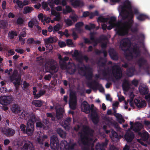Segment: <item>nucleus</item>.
<instances>
[{"label": "nucleus", "mask_w": 150, "mask_h": 150, "mask_svg": "<svg viewBox=\"0 0 150 150\" xmlns=\"http://www.w3.org/2000/svg\"><path fill=\"white\" fill-rule=\"evenodd\" d=\"M118 10L120 12L119 18H121L123 19L127 18L129 19L128 22L124 23L125 24V29L127 30V33L130 29L132 32L134 31L132 27L133 22L132 18L134 16L133 12L137 15V18L139 21H143L148 18V17L146 15L139 13L137 8L132 7L130 2L128 0L126 1L125 5L124 6H120Z\"/></svg>", "instance_id": "obj_1"}, {"label": "nucleus", "mask_w": 150, "mask_h": 150, "mask_svg": "<svg viewBox=\"0 0 150 150\" xmlns=\"http://www.w3.org/2000/svg\"><path fill=\"white\" fill-rule=\"evenodd\" d=\"M98 22L108 21V23H107V25L104 23L102 25V28L103 30H105L107 27L108 29L110 30L114 27H115L116 30L119 35H124L127 34V30H125V24L124 23H116V18L115 17H112L109 18L100 16L98 18Z\"/></svg>", "instance_id": "obj_2"}, {"label": "nucleus", "mask_w": 150, "mask_h": 150, "mask_svg": "<svg viewBox=\"0 0 150 150\" xmlns=\"http://www.w3.org/2000/svg\"><path fill=\"white\" fill-rule=\"evenodd\" d=\"M19 117L22 119H29L27 124L25 133L28 135H32L34 130V122L36 121L35 115L33 114H29L23 111H22L21 114H19Z\"/></svg>", "instance_id": "obj_3"}, {"label": "nucleus", "mask_w": 150, "mask_h": 150, "mask_svg": "<svg viewBox=\"0 0 150 150\" xmlns=\"http://www.w3.org/2000/svg\"><path fill=\"white\" fill-rule=\"evenodd\" d=\"M120 46L123 50L126 49L127 48L129 50H131L133 53L136 54L138 52V48L134 47L131 50L130 47L131 45L130 44V41L128 38H125L122 40L121 42Z\"/></svg>", "instance_id": "obj_4"}, {"label": "nucleus", "mask_w": 150, "mask_h": 150, "mask_svg": "<svg viewBox=\"0 0 150 150\" xmlns=\"http://www.w3.org/2000/svg\"><path fill=\"white\" fill-rule=\"evenodd\" d=\"M45 69L46 72H50L51 70L53 72H57L58 69V66L56 62L54 61H49L45 64Z\"/></svg>", "instance_id": "obj_5"}, {"label": "nucleus", "mask_w": 150, "mask_h": 150, "mask_svg": "<svg viewBox=\"0 0 150 150\" xmlns=\"http://www.w3.org/2000/svg\"><path fill=\"white\" fill-rule=\"evenodd\" d=\"M129 104L130 106L134 108V105H136L137 107L139 108H141L143 106H144L146 105L145 102L144 100H140L136 99L134 101L130 100L129 102Z\"/></svg>", "instance_id": "obj_6"}, {"label": "nucleus", "mask_w": 150, "mask_h": 150, "mask_svg": "<svg viewBox=\"0 0 150 150\" xmlns=\"http://www.w3.org/2000/svg\"><path fill=\"white\" fill-rule=\"evenodd\" d=\"M77 105L76 97L75 94L71 93L70 95L69 106L70 108L73 110L75 109Z\"/></svg>", "instance_id": "obj_7"}, {"label": "nucleus", "mask_w": 150, "mask_h": 150, "mask_svg": "<svg viewBox=\"0 0 150 150\" xmlns=\"http://www.w3.org/2000/svg\"><path fill=\"white\" fill-rule=\"evenodd\" d=\"M58 140L55 136H53L51 137L50 139V146L52 150H58Z\"/></svg>", "instance_id": "obj_8"}, {"label": "nucleus", "mask_w": 150, "mask_h": 150, "mask_svg": "<svg viewBox=\"0 0 150 150\" xmlns=\"http://www.w3.org/2000/svg\"><path fill=\"white\" fill-rule=\"evenodd\" d=\"M17 70H14L13 75L10 77V80L11 81H13L14 80V79H15V81L13 82V83L16 85H20L21 82V78L19 76L17 75Z\"/></svg>", "instance_id": "obj_9"}, {"label": "nucleus", "mask_w": 150, "mask_h": 150, "mask_svg": "<svg viewBox=\"0 0 150 150\" xmlns=\"http://www.w3.org/2000/svg\"><path fill=\"white\" fill-rule=\"evenodd\" d=\"M130 124L131 125L130 128L136 132L140 130L143 127L142 124L137 122H136L133 124L132 122H130Z\"/></svg>", "instance_id": "obj_10"}, {"label": "nucleus", "mask_w": 150, "mask_h": 150, "mask_svg": "<svg viewBox=\"0 0 150 150\" xmlns=\"http://www.w3.org/2000/svg\"><path fill=\"white\" fill-rule=\"evenodd\" d=\"M11 98L9 96H3L0 97V103L3 105H7L9 104Z\"/></svg>", "instance_id": "obj_11"}, {"label": "nucleus", "mask_w": 150, "mask_h": 150, "mask_svg": "<svg viewBox=\"0 0 150 150\" xmlns=\"http://www.w3.org/2000/svg\"><path fill=\"white\" fill-rule=\"evenodd\" d=\"M112 72L117 79L120 78L122 76L120 68L118 66L115 65L113 67Z\"/></svg>", "instance_id": "obj_12"}, {"label": "nucleus", "mask_w": 150, "mask_h": 150, "mask_svg": "<svg viewBox=\"0 0 150 150\" xmlns=\"http://www.w3.org/2000/svg\"><path fill=\"white\" fill-rule=\"evenodd\" d=\"M60 150H71L72 147H69L67 142L65 140L61 141L60 144Z\"/></svg>", "instance_id": "obj_13"}, {"label": "nucleus", "mask_w": 150, "mask_h": 150, "mask_svg": "<svg viewBox=\"0 0 150 150\" xmlns=\"http://www.w3.org/2000/svg\"><path fill=\"white\" fill-rule=\"evenodd\" d=\"M50 6L52 8L51 10V13L52 15L55 16H56L54 18V21H60L62 17L61 15V13L57 12L52 8V7L50 5Z\"/></svg>", "instance_id": "obj_14"}, {"label": "nucleus", "mask_w": 150, "mask_h": 150, "mask_svg": "<svg viewBox=\"0 0 150 150\" xmlns=\"http://www.w3.org/2000/svg\"><path fill=\"white\" fill-rule=\"evenodd\" d=\"M36 125L37 127H43L45 129H48L49 127V124L48 122H46L45 124H42L41 121H38L36 122Z\"/></svg>", "instance_id": "obj_15"}, {"label": "nucleus", "mask_w": 150, "mask_h": 150, "mask_svg": "<svg viewBox=\"0 0 150 150\" xmlns=\"http://www.w3.org/2000/svg\"><path fill=\"white\" fill-rule=\"evenodd\" d=\"M21 145L23 146L21 150H26L29 148V146H32V144L28 141H23L21 143Z\"/></svg>", "instance_id": "obj_16"}, {"label": "nucleus", "mask_w": 150, "mask_h": 150, "mask_svg": "<svg viewBox=\"0 0 150 150\" xmlns=\"http://www.w3.org/2000/svg\"><path fill=\"white\" fill-rule=\"evenodd\" d=\"M2 132L4 134L8 136H12L15 133L14 130L12 129L4 128L2 129Z\"/></svg>", "instance_id": "obj_17"}, {"label": "nucleus", "mask_w": 150, "mask_h": 150, "mask_svg": "<svg viewBox=\"0 0 150 150\" xmlns=\"http://www.w3.org/2000/svg\"><path fill=\"white\" fill-rule=\"evenodd\" d=\"M81 110L86 113L90 112V107L86 102H84L81 105Z\"/></svg>", "instance_id": "obj_18"}, {"label": "nucleus", "mask_w": 150, "mask_h": 150, "mask_svg": "<svg viewBox=\"0 0 150 150\" xmlns=\"http://www.w3.org/2000/svg\"><path fill=\"white\" fill-rule=\"evenodd\" d=\"M134 137L132 133L128 131L125 134V138L126 140L129 142H130L132 140Z\"/></svg>", "instance_id": "obj_19"}, {"label": "nucleus", "mask_w": 150, "mask_h": 150, "mask_svg": "<svg viewBox=\"0 0 150 150\" xmlns=\"http://www.w3.org/2000/svg\"><path fill=\"white\" fill-rule=\"evenodd\" d=\"M40 135L39 133H38L37 135L35 137V138L37 139L38 142L40 144H43L42 142L47 139V136L46 135H44L40 139Z\"/></svg>", "instance_id": "obj_20"}, {"label": "nucleus", "mask_w": 150, "mask_h": 150, "mask_svg": "<svg viewBox=\"0 0 150 150\" xmlns=\"http://www.w3.org/2000/svg\"><path fill=\"white\" fill-rule=\"evenodd\" d=\"M109 132L110 133V136L112 141H115L118 140V135L115 132L112 130Z\"/></svg>", "instance_id": "obj_21"}, {"label": "nucleus", "mask_w": 150, "mask_h": 150, "mask_svg": "<svg viewBox=\"0 0 150 150\" xmlns=\"http://www.w3.org/2000/svg\"><path fill=\"white\" fill-rule=\"evenodd\" d=\"M139 90L142 94H145L148 92V88L145 85L144 86H140L139 88Z\"/></svg>", "instance_id": "obj_22"}, {"label": "nucleus", "mask_w": 150, "mask_h": 150, "mask_svg": "<svg viewBox=\"0 0 150 150\" xmlns=\"http://www.w3.org/2000/svg\"><path fill=\"white\" fill-rule=\"evenodd\" d=\"M80 128L82 129L83 132L85 135L89 134L90 132V129L88 127L86 126H78V129Z\"/></svg>", "instance_id": "obj_23"}, {"label": "nucleus", "mask_w": 150, "mask_h": 150, "mask_svg": "<svg viewBox=\"0 0 150 150\" xmlns=\"http://www.w3.org/2000/svg\"><path fill=\"white\" fill-rule=\"evenodd\" d=\"M64 112V110L62 108H60L56 110V116L57 118L60 119L62 117L63 114Z\"/></svg>", "instance_id": "obj_24"}, {"label": "nucleus", "mask_w": 150, "mask_h": 150, "mask_svg": "<svg viewBox=\"0 0 150 150\" xmlns=\"http://www.w3.org/2000/svg\"><path fill=\"white\" fill-rule=\"evenodd\" d=\"M13 112L16 114H19L21 112V108L16 105H14L11 108Z\"/></svg>", "instance_id": "obj_25"}, {"label": "nucleus", "mask_w": 150, "mask_h": 150, "mask_svg": "<svg viewBox=\"0 0 150 150\" xmlns=\"http://www.w3.org/2000/svg\"><path fill=\"white\" fill-rule=\"evenodd\" d=\"M91 117L92 121L95 124H96L98 121V117L96 112L92 113L91 114Z\"/></svg>", "instance_id": "obj_26"}, {"label": "nucleus", "mask_w": 150, "mask_h": 150, "mask_svg": "<svg viewBox=\"0 0 150 150\" xmlns=\"http://www.w3.org/2000/svg\"><path fill=\"white\" fill-rule=\"evenodd\" d=\"M81 141L84 144H88L91 143L92 142L91 139L89 138L86 136L82 138Z\"/></svg>", "instance_id": "obj_27"}, {"label": "nucleus", "mask_w": 150, "mask_h": 150, "mask_svg": "<svg viewBox=\"0 0 150 150\" xmlns=\"http://www.w3.org/2000/svg\"><path fill=\"white\" fill-rule=\"evenodd\" d=\"M57 40V39L55 37H51L44 39V41L47 43H52L56 42Z\"/></svg>", "instance_id": "obj_28"}, {"label": "nucleus", "mask_w": 150, "mask_h": 150, "mask_svg": "<svg viewBox=\"0 0 150 150\" xmlns=\"http://www.w3.org/2000/svg\"><path fill=\"white\" fill-rule=\"evenodd\" d=\"M123 89L125 92L129 90L130 88V85L128 81H126L122 85Z\"/></svg>", "instance_id": "obj_29"}, {"label": "nucleus", "mask_w": 150, "mask_h": 150, "mask_svg": "<svg viewBox=\"0 0 150 150\" xmlns=\"http://www.w3.org/2000/svg\"><path fill=\"white\" fill-rule=\"evenodd\" d=\"M33 10L32 7L29 6H26L24 8L23 13L26 14L31 13Z\"/></svg>", "instance_id": "obj_30"}, {"label": "nucleus", "mask_w": 150, "mask_h": 150, "mask_svg": "<svg viewBox=\"0 0 150 150\" xmlns=\"http://www.w3.org/2000/svg\"><path fill=\"white\" fill-rule=\"evenodd\" d=\"M115 115L119 122L122 123L124 122V120L122 118L121 115L120 114L118 113H115Z\"/></svg>", "instance_id": "obj_31"}, {"label": "nucleus", "mask_w": 150, "mask_h": 150, "mask_svg": "<svg viewBox=\"0 0 150 150\" xmlns=\"http://www.w3.org/2000/svg\"><path fill=\"white\" fill-rule=\"evenodd\" d=\"M139 135L141 136L142 138L144 140H146L148 139L149 137L148 133L146 131L144 132L142 134Z\"/></svg>", "instance_id": "obj_32"}, {"label": "nucleus", "mask_w": 150, "mask_h": 150, "mask_svg": "<svg viewBox=\"0 0 150 150\" xmlns=\"http://www.w3.org/2000/svg\"><path fill=\"white\" fill-rule=\"evenodd\" d=\"M57 132L61 137L63 138H64L66 136L65 133L61 129H58L57 130Z\"/></svg>", "instance_id": "obj_33"}, {"label": "nucleus", "mask_w": 150, "mask_h": 150, "mask_svg": "<svg viewBox=\"0 0 150 150\" xmlns=\"http://www.w3.org/2000/svg\"><path fill=\"white\" fill-rule=\"evenodd\" d=\"M32 104L36 107H40L42 104V103L40 100H34L32 102Z\"/></svg>", "instance_id": "obj_34"}, {"label": "nucleus", "mask_w": 150, "mask_h": 150, "mask_svg": "<svg viewBox=\"0 0 150 150\" xmlns=\"http://www.w3.org/2000/svg\"><path fill=\"white\" fill-rule=\"evenodd\" d=\"M36 22V19L33 18L28 23V27L30 28H32L34 24Z\"/></svg>", "instance_id": "obj_35"}, {"label": "nucleus", "mask_w": 150, "mask_h": 150, "mask_svg": "<svg viewBox=\"0 0 150 150\" xmlns=\"http://www.w3.org/2000/svg\"><path fill=\"white\" fill-rule=\"evenodd\" d=\"M71 119L70 118H68L66 120H65L62 123V125L63 126H64V127L66 128V127H67L69 125V123L71 122Z\"/></svg>", "instance_id": "obj_36"}, {"label": "nucleus", "mask_w": 150, "mask_h": 150, "mask_svg": "<svg viewBox=\"0 0 150 150\" xmlns=\"http://www.w3.org/2000/svg\"><path fill=\"white\" fill-rule=\"evenodd\" d=\"M13 2L14 3L17 4L19 8H22L24 6L23 3L22 1H19V0H13Z\"/></svg>", "instance_id": "obj_37"}, {"label": "nucleus", "mask_w": 150, "mask_h": 150, "mask_svg": "<svg viewBox=\"0 0 150 150\" xmlns=\"http://www.w3.org/2000/svg\"><path fill=\"white\" fill-rule=\"evenodd\" d=\"M45 93L44 90L40 91L37 95L35 96V98L38 99L40 98L41 96L44 95Z\"/></svg>", "instance_id": "obj_38"}, {"label": "nucleus", "mask_w": 150, "mask_h": 150, "mask_svg": "<svg viewBox=\"0 0 150 150\" xmlns=\"http://www.w3.org/2000/svg\"><path fill=\"white\" fill-rule=\"evenodd\" d=\"M70 18L71 19L74 23L76 21L78 18V17L75 14L70 16Z\"/></svg>", "instance_id": "obj_39"}, {"label": "nucleus", "mask_w": 150, "mask_h": 150, "mask_svg": "<svg viewBox=\"0 0 150 150\" xmlns=\"http://www.w3.org/2000/svg\"><path fill=\"white\" fill-rule=\"evenodd\" d=\"M17 35V34L15 32L11 31L9 32L8 36L11 39H13L15 36Z\"/></svg>", "instance_id": "obj_40"}, {"label": "nucleus", "mask_w": 150, "mask_h": 150, "mask_svg": "<svg viewBox=\"0 0 150 150\" xmlns=\"http://www.w3.org/2000/svg\"><path fill=\"white\" fill-rule=\"evenodd\" d=\"M66 42L67 45L69 47H74L75 45L72 42L71 40L68 39L67 40Z\"/></svg>", "instance_id": "obj_41"}, {"label": "nucleus", "mask_w": 150, "mask_h": 150, "mask_svg": "<svg viewBox=\"0 0 150 150\" xmlns=\"http://www.w3.org/2000/svg\"><path fill=\"white\" fill-rule=\"evenodd\" d=\"M45 16L42 13H40L38 15V18H39L40 20H41V22L43 23V24L44 25H45V23L44 22V21L43 20V19Z\"/></svg>", "instance_id": "obj_42"}, {"label": "nucleus", "mask_w": 150, "mask_h": 150, "mask_svg": "<svg viewBox=\"0 0 150 150\" xmlns=\"http://www.w3.org/2000/svg\"><path fill=\"white\" fill-rule=\"evenodd\" d=\"M95 25L93 24H90L89 25H86L85 27L86 29L90 30L94 28Z\"/></svg>", "instance_id": "obj_43"}, {"label": "nucleus", "mask_w": 150, "mask_h": 150, "mask_svg": "<svg viewBox=\"0 0 150 150\" xmlns=\"http://www.w3.org/2000/svg\"><path fill=\"white\" fill-rule=\"evenodd\" d=\"M61 28V26L59 24H57L55 25L53 29L54 31H57Z\"/></svg>", "instance_id": "obj_44"}, {"label": "nucleus", "mask_w": 150, "mask_h": 150, "mask_svg": "<svg viewBox=\"0 0 150 150\" xmlns=\"http://www.w3.org/2000/svg\"><path fill=\"white\" fill-rule=\"evenodd\" d=\"M106 144H97L96 146V150H105L103 149H101V148H99V147L100 146L101 147V146H104L106 145Z\"/></svg>", "instance_id": "obj_45"}, {"label": "nucleus", "mask_w": 150, "mask_h": 150, "mask_svg": "<svg viewBox=\"0 0 150 150\" xmlns=\"http://www.w3.org/2000/svg\"><path fill=\"white\" fill-rule=\"evenodd\" d=\"M71 9L70 7L69 6H66V10H63V13L64 14H66L67 13L71 11Z\"/></svg>", "instance_id": "obj_46"}, {"label": "nucleus", "mask_w": 150, "mask_h": 150, "mask_svg": "<svg viewBox=\"0 0 150 150\" xmlns=\"http://www.w3.org/2000/svg\"><path fill=\"white\" fill-rule=\"evenodd\" d=\"M15 50L17 52L21 54L23 53L24 52V50L23 49L20 48L18 47H16Z\"/></svg>", "instance_id": "obj_47"}, {"label": "nucleus", "mask_w": 150, "mask_h": 150, "mask_svg": "<svg viewBox=\"0 0 150 150\" xmlns=\"http://www.w3.org/2000/svg\"><path fill=\"white\" fill-rule=\"evenodd\" d=\"M25 127V125L23 124H22L20 126L21 131L25 133L26 131Z\"/></svg>", "instance_id": "obj_48"}, {"label": "nucleus", "mask_w": 150, "mask_h": 150, "mask_svg": "<svg viewBox=\"0 0 150 150\" xmlns=\"http://www.w3.org/2000/svg\"><path fill=\"white\" fill-rule=\"evenodd\" d=\"M69 59V58L68 57H65L64 59H63V62L62 63V65L63 67L64 68L63 69H65L66 68V64L64 62V61H66Z\"/></svg>", "instance_id": "obj_49"}, {"label": "nucleus", "mask_w": 150, "mask_h": 150, "mask_svg": "<svg viewBox=\"0 0 150 150\" xmlns=\"http://www.w3.org/2000/svg\"><path fill=\"white\" fill-rule=\"evenodd\" d=\"M65 21L66 24L69 26L71 25L74 23L73 21L69 19L65 20Z\"/></svg>", "instance_id": "obj_50"}, {"label": "nucleus", "mask_w": 150, "mask_h": 150, "mask_svg": "<svg viewBox=\"0 0 150 150\" xmlns=\"http://www.w3.org/2000/svg\"><path fill=\"white\" fill-rule=\"evenodd\" d=\"M24 20L21 18H19L17 20V23L18 24H21L23 23Z\"/></svg>", "instance_id": "obj_51"}, {"label": "nucleus", "mask_w": 150, "mask_h": 150, "mask_svg": "<svg viewBox=\"0 0 150 150\" xmlns=\"http://www.w3.org/2000/svg\"><path fill=\"white\" fill-rule=\"evenodd\" d=\"M63 35H65L67 37H68L69 36V35L68 33V31L67 30H66L64 33H61L60 36H62Z\"/></svg>", "instance_id": "obj_52"}, {"label": "nucleus", "mask_w": 150, "mask_h": 150, "mask_svg": "<svg viewBox=\"0 0 150 150\" xmlns=\"http://www.w3.org/2000/svg\"><path fill=\"white\" fill-rule=\"evenodd\" d=\"M58 45L60 47H63L66 45L65 43L62 41H59L58 42Z\"/></svg>", "instance_id": "obj_53"}, {"label": "nucleus", "mask_w": 150, "mask_h": 150, "mask_svg": "<svg viewBox=\"0 0 150 150\" xmlns=\"http://www.w3.org/2000/svg\"><path fill=\"white\" fill-rule=\"evenodd\" d=\"M44 22H46L47 23H49L51 20V18L49 17H46L45 16L43 19Z\"/></svg>", "instance_id": "obj_54"}, {"label": "nucleus", "mask_w": 150, "mask_h": 150, "mask_svg": "<svg viewBox=\"0 0 150 150\" xmlns=\"http://www.w3.org/2000/svg\"><path fill=\"white\" fill-rule=\"evenodd\" d=\"M26 35V32L25 31V30H24L21 33L20 35L19 36V40L21 41V37H25Z\"/></svg>", "instance_id": "obj_55"}, {"label": "nucleus", "mask_w": 150, "mask_h": 150, "mask_svg": "<svg viewBox=\"0 0 150 150\" xmlns=\"http://www.w3.org/2000/svg\"><path fill=\"white\" fill-rule=\"evenodd\" d=\"M144 125L147 127V128L149 129L150 128V122L145 120L144 122Z\"/></svg>", "instance_id": "obj_56"}, {"label": "nucleus", "mask_w": 150, "mask_h": 150, "mask_svg": "<svg viewBox=\"0 0 150 150\" xmlns=\"http://www.w3.org/2000/svg\"><path fill=\"white\" fill-rule=\"evenodd\" d=\"M58 58L59 59V63L61 66V67L62 69H64V68L62 66V63L63 62V59L61 58V57L60 55L59 54L58 55Z\"/></svg>", "instance_id": "obj_57"}, {"label": "nucleus", "mask_w": 150, "mask_h": 150, "mask_svg": "<svg viewBox=\"0 0 150 150\" xmlns=\"http://www.w3.org/2000/svg\"><path fill=\"white\" fill-rule=\"evenodd\" d=\"M83 25V23L82 22H79L76 24V29H79Z\"/></svg>", "instance_id": "obj_58"}, {"label": "nucleus", "mask_w": 150, "mask_h": 150, "mask_svg": "<svg viewBox=\"0 0 150 150\" xmlns=\"http://www.w3.org/2000/svg\"><path fill=\"white\" fill-rule=\"evenodd\" d=\"M145 98L148 103L150 104V93L146 95L145 96Z\"/></svg>", "instance_id": "obj_59"}, {"label": "nucleus", "mask_w": 150, "mask_h": 150, "mask_svg": "<svg viewBox=\"0 0 150 150\" xmlns=\"http://www.w3.org/2000/svg\"><path fill=\"white\" fill-rule=\"evenodd\" d=\"M7 90L6 88L2 87L0 88V91L2 93H4L7 91Z\"/></svg>", "instance_id": "obj_60"}, {"label": "nucleus", "mask_w": 150, "mask_h": 150, "mask_svg": "<svg viewBox=\"0 0 150 150\" xmlns=\"http://www.w3.org/2000/svg\"><path fill=\"white\" fill-rule=\"evenodd\" d=\"M79 1H76L72 4V5L74 7H76L79 6Z\"/></svg>", "instance_id": "obj_61"}, {"label": "nucleus", "mask_w": 150, "mask_h": 150, "mask_svg": "<svg viewBox=\"0 0 150 150\" xmlns=\"http://www.w3.org/2000/svg\"><path fill=\"white\" fill-rule=\"evenodd\" d=\"M71 65L72 66V69H73V71H72V72H70V73L71 74H72L74 73L75 71V66L74 63H72L71 64Z\"/></svg>", "instance_id": "obj_62"}, {"label": "nucleus", "mask_w": 150, "mask_h": 150, "mask_svg": "<svg viewBox=\"0 0 150 150\" xmlns=\"http://www.w3.org/2000/svg\"><path fill=\"white\" fill-rule=\"evenodd\" d=\"M27 42L29 44H31L33 43H36L34 41V39L32 38H30L28 39Z\"/></svg>", "instance_id": "obj_63"}, {"label": "nucleus", "mask_w": 150, "mask_h": 150, "mask_svg": "<svg viewBox=\"0 0 150 150\" xmlns=\"http://www.w3.org/2000/svg\"><path fill=\"white\" fill-rule=\"evenodd\" d=\"M10 142V141L9 139H5L4 141V144L5 145H7Z\"/></svg>", "instance_id": "obj_64"}]
</instances>
